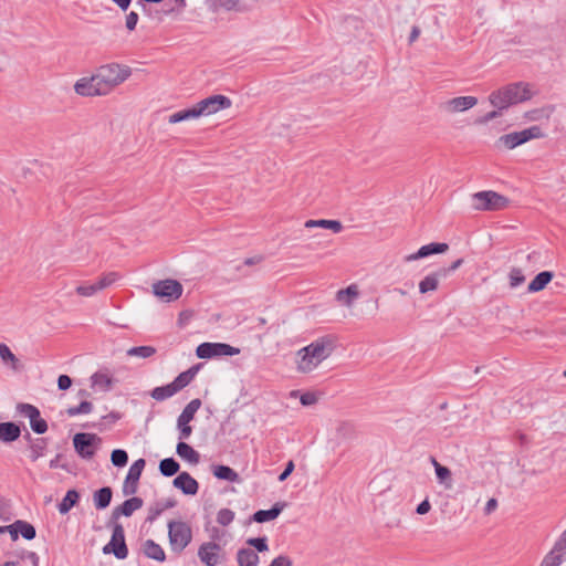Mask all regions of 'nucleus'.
<instances>
[{
  "instance_id": "1",
  "label": "nucleus",
  "mask_w": 566,
  "mask_h": 566,
  "mask_svg": "<svg viewBox=\"0 0 566 566\" xmlns=\"http://www.w3.org/2000/svg\"><path fill=\"white\" fill-rule=\"evenodd\" d=\"M132 75L129 66L116 62L98 66L91 76L81 77L74 84L77 95L84 97L105 96Z\"/></svg>"
},
{
  "instance_id": "2",
  "label": "nucleus",
  "mask_w": 566,
  "mask_h": 566,
  "mask_svg": "<svg viewBox=\"0 0 566 566\" xmlns=\"http://www.w3.org/2000/svg\"><path fill=\"white\" fill-rule=\"evenodd\" d=\"M335 349V340L331 336L321 337L310 345L301 348L297 353L300 360L297 369L302 373H310L323 360L328 358Z\"/></svg>"
},
{
  "instance_id": "3",
  "label": "nucleus",
  "mask_w": 566,
  "mask_h": 566,
  "mask_svg": "<svg viewBox=\"0 0 566 566\" xmlns=\"http://www.w3.org/2000/svg\"><path fill=\"white\" fill-rule=\"evenodd\" d=\"M533 95L531 84L526 82H515L492 92L489 96V101L495 108L503 111L512 105L530 101Z\"/></svg>"
},
{
  "instance_id": "4",
  "label": "nucleus",
  "mask_w": 566,
  "mask_h": 566,
  "mask_svg": "<svg viewBox=\"0 0 566 566\" xmlns=\"http://www.w3.org/2000/svg\"><path fill=\"white\" fill-rule=\"evenodd\" d=\"M472 208L476 211H497L506 208L510 200L492 190L475 192L471 196Z\"/></svg>"
},
{
  "instance_id": "5",
  "label": "nucleus",
  "mask_w": 566,
  "mask_h": 566,
  "mask_svg": "<svg viewBox=\"0 0 566 566\" xmlns=\"http://www.w3.org/2000/svg\"><path fill=\"white\" fill-rule=\"evenodd\" d=\"M544 136L545 135L539 126H531L521 132L502 135L496 142V146L513 149L531 139L543 138Z\"/></svg>"
},
{
  "instance_id": "6",
  "label": "nucleus",
  "mask_w": 566,
  "mask_h": 566,
  "mask_svg": "<svg viewBox=\"0 0 566 566\" xmlns=\"http://www.w3.org/2000/svg\"><path fill=\"white\" fill-rule=\"evenodd\" d=\"M168 537L174 552H182L192 539L191 527L181 521H170L168 523Z\"/></svg>"
},
{
  "instance_id": "7",
  "label": "nucleus",
  "mask_w": 566,
  "mask_h": 566,
  "mask_svg": "<svg viewBox=\"0 0 566 566\" xmlns=\"http://www.w3.org/2000/svg\"><path fill=\"white\" fill-rule=\"evenodd\" d=\"M107 527H112V537L111 541L103 547V553H113L118 559L126 558L128 555V548L125 543L123 525L120 523L109 524V522H107Z\"/></svg>"
},
{
  "instance_id": "8",
  "label": "nucleus",
  "mask_w": 566,
  "mask_h": 566,
  "mask_svg": "<svg viewBox=\"0 0 566 566\" xmlns=\"http://www.w3.org/2000/svg\"><path fill=\"white\" fill-rule=\"evenodd\" d=\"M201 407L199 398L192 399L181 411L177 419V429L179 431V440H187L192 433V427L189 424L193 420L196 412Z\"/></svg>"
},
{
  "instance_id": "9",
  "label": "nucleus",
  "mask_w": 566,
  "mask_h": 566,
  "mask_svg": "<svg viewBox=\"0 0 566 566\" xmlns=\"http://www.w3.org/2000/svg\"><path fill=\"white\" fill-rule=\"evenodd\" d=\"M240 349L224 343H202L196 349V355L201 359H210L220 356H234Z\"/></svg>"
},
{
  "instance_id": "10",
  "label": "nucleus",
  "mask_w": 566,
  "mask_h": 566,
  "mask_svg": "<svg viewBox=\"0 0 566 566\" xmlns=\"http://www.w3.org/2000/svg\"><path fill=\"white\" fill-rule=\"evenodd\" d=\"M182 285L176 280H163L153 284V292L166 302L178 300L182 294Z\"/></svg>"
},
{
  "instance_id": "11",
  "label": "nucleus",
  "mask_w": 566,
  "mask_h": 566,
  "mask_svg": "<svg viewBox=\"0 0 566 566\" xmlns=\"http://www.w3.org/2000/svg\"><path fill=\"white\" fill-rule=\"evenodd\" d=\"M231 104V99L224 95H211L199 101L196 105L200 116H208L221 109L229 108Z\"/></svg>"
},
{
  "instance_id": "12",
  "label": "nucleus",
  "mask_w": 566,
  "mask_h": 566,
  "mask_svg": "<svg viewBox=\"0 0 566 566\" xmlns=\"http://www.w3.org/2000/svg\"><path fill=\"white\" fill-rule=\"evenodd\" d=\"M17 411L21 416L29 418L30 427L35 433L42 434L48 430V423L41 418L40 411L35 406L20 402L17 405Z\"/></svg>"
},
{
  "instance_id": "13",
  "label": "nucleus",
  "mask_w": 566,
  "mask_h": 566,
  "mask_svg": "<svg viewBox=\"0 0 566 566\" xmlns=\"http://www.w3.org/2000/svg\"><path fill=\"white\" fill-rule=\"evenodd\" d=\"M98 438L94 433H76L73 438L74 449L77 454L83 459H91L95 454L94 444L99 442Z\"/></svg>"
},
{
  "instance_id": "14",
  "label": "nucleus",
  "mask_w": 566,
  "mask_h": 566,
  "mask_svg": "<svg viewBox=\"0 0 566 566\" xmlns=\"http://www.w3.org/2000/svg\"><path fill=\"white\" fill-rule=\"evenodd\" d=\"M221 546L216 542H205L198 548V557L206 566H217L221 563Z\"/></svg>"
},
{
  "instance_id": "15",
  "label": "nucleus",
  "mask_w": 566,
  "mask_h": 566,
  "mask_svg": "<svg viewBox=\"0 0 566 566\" xmlns=\"http://www.w3.org/2000/svg\"><path fill=\"white\" fill-rule=\"evenodd\" d=\"M6 531H9L12 541H17L19 534L28 541L33 539L36 535L35 527L29 522L22 520H17L10 525L0 526V534H3Z\"/></svg>"
},
{
  "instance_id": "16",
  "label": "nucleus",
  "mask_w": 566,
  "mask_h": 566,
  "mask_svg": "<svg viewBox=\"0 0 566 566\" xmlns=\"http://www.w3.org/2000/svg\"><path fill=\"white\" fill-rule=\"evenodd\" d=\"M145 465L146 461L144 459H138L130 465L123 488L125 495H132L136 493L138 481Z\"/></svg>"
},
{
  "instance_id": "17",
  "label": "nucleus",
  "mask_w": 566,
  "mask_h": 566,
  "mask_svg": "<svg viewBox=\"0 0 566 566\" xmlns=\"http://www.w3.org/2000/svg\"><path fill=\"white\" fill-rule=\"evenodd\" d=\"M143 504L144 501L137 496L124 501L120 505L113 509L111 517L108 520L109 524L119 523L118 520L120 516H130L135 511L139 510L143 506Z\"/></svg>"
},
{
  "instance_id": "18",
  "label": "nucleus",
  "mask_w": 566,
  "mask_h": 566,
  "mask_svg": "<svg viewBox=\"0 0 566 566\" xmlns=\"http://www.w3.org/2000/svg\"><path fill=\"white\" fill-rule=\"evenodd\" d=\"M478 104V98L474 96H459L447 101L443 108L448 113H460L470 109Z\"/></svg>"
},
{
  "instance_id": "19",
  "label": "nucleus",
  "mask_w": 566,
  "mask_h": 566,
  "mask_svg": "<svg viewBox=\"0 0 566 566\" xmlns=\"http://www.w3.org/2000/svg\"><path fill=\"white\" fill-rule=\"evenodd\" d=\"M449 245L447 243L432 242L426 245H422L416 253L409 254L405 256L406 262L416 261L419 259H423L430 256L432 254H440L448 251Z\"/></svg>"
},
{
  "instance_id": "20",
  "label": "nucleus",
  "mask_w": 566,
  "mask_h": 566,
  "mask_svg": "<svg viewBox=\"0 0 566 566\" xmlns=\"http://www.w3.org/2000/svg\"><path fill=\"white\" fill-rule=\"evenodd\" d=\"M172 484L176 489H179L186 495H196L199 490V484L188 472H181L177 475Z\"/></svg>"
},
{
  "instance_id": "21",
  "label": "nucleus",
  "mask_w": 566,
  "mask_h": 566,
  "mask_svg": "<svg viewBox=\"0 0 566 566\" xmlns=\"http://www.w3.org/2000/svg\"><path fill=\"white\" fill-rule=\"evenodd\" d=\"M566 558V546L558 539L539 566H559Z\"/></svg>"
},
{
  "instance_id": "22",
  "label": "nucleus",
  "mask_w": 566,
  "mask_h": 566,
  "mask_svg": "<svg viewBox=\"0 0 566 566\" xmlns=\"http://www.w3.org/2000/svg\"><path fill=\"white\" fill-rule=\"evenodd\" d=\"M442 279H446V271H439L438 269L429 273L419 282V292L421 294L434 292L439 287V283Z\"/></svg>"
},
{
  "instance_id": "23",
  "label": "nucleus",
  "mask_w": 566,
  "mask_h": 566,
  "mask_svg": "<svg viewBox=\"0 0 566 566\" xmlns=\"http://www.w3.org/2000/svg\"><path fill=\"white\" fill-rule=\"evenodd\" d=\"M284 502H276L270 510H259L252 515V520L256 523H265L275 520L283 509Z\"/></svg>"
},
{
  "instance_id": "24",
  "label": "nucleus",
  "mask_w": 566,
  "mask_h": 566,
  "mask_svg": "<svg viewBox=\"0 0 566 566\" xmlns=\"http://www.w3.org/2000/svg\"><path fill=\"white\" fill-rule=\"evenodd\" d=\"M200 367H201L200 364L193 365L189 369H187L186 371L180 373L174 379L172 384H174V386H175V388H176V390L178 392L180 390H182L185 387H187L193 380V378L198 374Z\"/></svg>"
},
{
  "instance_id": "25",
  "label": "nucleus",
  "mask_w": 566,
  "mask_h": 566,
  "mask_svg": "<svg viewBox=\"0 0 566 566\" xmlns=\"http://www.w3.org/2000/svg\"><path fill=\"white\" fill-rule=\"evenodd\" d=\"M21 434L20 427L14 422L0 423V441L9 443L15 441Z\"/></svg>"
},
{
  "instance_id": "26",
  "label": "nucleus",
  "mask_w": 566,
  "mask_h": 566,
  "mask_svg": "<svg viewBox=\"0 0 566 566\" xmlns=\"http://www.w3.org/2000/svg\"><path fill=\"white\" fill-rule=\"evenodd\" d=\"M143 552L146 557L157 562H164L166 554L163 547L153 539H146L143 544Z\"/></svg>"
},
{
  "instance_id": "27",
  "label": "nucleus",
  "mask_w": 566,
  "mask_h": 566,
  "mask_svg": "<svg viewBox=\"0 0 566 566\" xmlns=\"http://www.w3.org/2000/svg\"><path fill=\"white\" fill-rule=\"evenodd\" d=\"M113 491L109 486L98 489L93 494V502L96 510L106 509L112 501Z\"/></svg>"
},
{
  "instance_id": "28",
  "label": "nucleus",
  "mask_w": 566,
  "mask_h": 566,
  "mask_svg": "<svg viewBox=\"0 0 566 566\" xmlns=\"http://www.w3.org/2000/svg\"><path fill=\"white\" fill-rule=\"evenodd\" d=\"M176 452L181 459L188 461L189 463L197 464L200 460L199 453L184 440H180L177 443Z\"/></svg>"
},
{
  "instance_id": "29",
  "label": "nucleus",
  "mask_w": 566,
  "mask_h": 566,
  "mask_svg": "<svg viewBox=\"0 0 566 566\" xmlns=\"http://www.w3.org/2000/svg\"><path fill=\"white\" fill-rule=\"evenodd\" d=\"M259 555L252 548H240L237 553V563L239 566H258Z\"/></svg>"
},
{
  "instance_id": "30",
  "label": "nucleus",
  "mask_w": 566,
  "mask_h": 566,
  "mask_svg": "<svg viewBox=\"0 0 566 566\" xmlns=\"http://www.w3.org/2000/svg\"><path fill=\"white\" fill-rule=\"evenodd\" d=\"M553 273L549 271L539 272L528 284L527 291L535 293L544 290L546 285L552 281Z\"/></svg>"
},
{
  "instance_id": "31",
  "label": "nucleus",
  "mask_w": 566,
  "mask_h": 566,
  "mask_svg": "<svg viewBox=\"0 0 566 566\" xmlns=\"http://www.w3.org/2000/svg\"><path fill=\"white\" fill-rule=\"evenodd\" d=\"M198 117H200L198 107H197V105H193L190 108L181 109V111H178V112L171 114L168 117V122L170 124H177V123H180L184 120L195 119Z\"/></svg>"
},
{
  "instance_id": "32",
  "label": "nucleus",
  "mask_w": 566,
  "mask_h": 566,
  "mask_svg": "<svg viewBox=\"0 0 566 566\" xmlns=\"http://www.w3.org/2000/svg\"><path fill=\"white\" fill-rule=\"evenodd\" d=\"M359 295V291L356 284H350L346 289L339 290L336 293V300L346 306H352L355 298Z\"/></svg>"
},
{
  "instance_id": "33",
  "label": "nucleus",
  "mask_w": 566,
  "mask_h": 566,
  "mask_svg": "<svg viewBox=\"0 0 566 566\" xmlns=\"http://www.w3.org/2000/svg\"><path fill=\"white\" fill-rule=\"evenodd\" d=\"M221 7L227 11L245 12L253 9L252 0H223Z\"/></svg>"
},
{
  "instance_id": "34",
  "label": "nucleus",
  "mask_w": 566,
  "mask_h": 566,
  "mask_svg": "<svg viewBox=\"0 0 566 566\" xmlns=\"http://www.w3.org/2000/svg\"><path fill=\"white\" fill-rule=\"evenodd\" d=\"M304 226H305V228L318 227V228H324V229H331L335 233H338L343 230V224L338 220H325V219L307 220Z\"/></svg>"
},
{
  "instance_id": "35",
  "label": "nucleus",
  "mask_w": 566,
  "mask_h": 566,
  "mask_svg": "<svg viewBox=\"0 0 566 566\" xmlns=\"http://www.w3.org/2000/svg\"><path fill=\"white\" fill-rule=\"evenodd\" d=\"M80 493L76 490H69L57 505L59 512L61 514H66L71 511V509L78 502Z\"/></svg>"
},
{
  "instance_id": "36",
  "label": "nucleus",
  "mask_w": 566,
  "mask_h": 566,
  "mask_svg": "<svg viewBox=\"0 0 566 566\" xmlns=\"http://www.w3.org/2000/svg\"><path fill=\"white\" fill-rule=\"evenodd\" d=\"M178 391L176 390L172 381L166 386L156 387L150 391V397L157 401H164L174 395H176Z\"/></svg>"
},
{
  "instance_id": "37",
  "label": "nucleus",
  "mask_w": 566,
  "mask_h": 566,
  "mask_svg": "<svg viewBox=\"0 0 566 566\" xmlns=\"http://www.w3.org/2000/svg\"><path fill=\"white\" fill-rule=\"evenodd\" d=\"M180 469L179 463L174 458H166L159 462V472L167 478L178 473Z\"/></svg>"
},
{
  "instance_id": "38",
  "label": "nucleus",
  "mask_w": 566,
  "mask_h": 566,
  "mask_svg": "<svg viewBox=\"0 0 566 566\" xmlns=\"http://www.w3.org/2000/svg\"><path fill=\"white\" fill-rule=\"evenodd\" d=\"M48 447L46 439L36 438L31 440L30 444V458L32 461H36L39 458L43 457Z\"/></svg>"
},
{
  "instance_id": "39",
  "label": "nucleus",
  "mask_w": 566,
  "mask_h": 566,
  "mask_svg": "<svg viewBox=\"0 0 566 566\" xmlns=\"http://www.w3.org/2000/svg\"><path fill=\"white\" fill-rule=\"evenodd\" d=\"M0 358L2 359L3 363L10 364V367L13 370L20 369V360L11 352V349L3 343H0Z\"/></svg>"
},
{
  "instance_id": "40",
  "label": "nucleus",
  "mask_w": 566,
  "mask_h": 566,
  "mask_svg": "<svg viewBox=\"0 0 566 566\" xmlns=\"http://www.w3.org/2000/svg\"><path fill=\"white\" fill-rule=\"evenodd\" d=\"M213 475L219 480H226L230 482H234L238 480V473L228 465H216L213 468Z\"/></svg>"
},
{
  "instance_id": "41",
  "label": "nucleus",
  "mask_w": 566,
  "mask_h": 566,
  "mask_svg": "<svg viewBox=\"0 0 566 566\" xmlns=\"http://www.w3.org/2000/svg\"><path fill=\"white\" fill-rule=\"evenodd\" d=\"M177 504L175 499H167L163 502H157L155 506L150 509V514L148 516V521H154L164 511L168 509L175 507Z\"/></svg>"
},
{
  "instance_id": "42",
  "label": "nucleus",
  "mask_w": 566,
  "mask_h": 566,
  "mask_svg": "<svg viewBox=\"0 0 566 566\" xmlns=\"http://www.w3.org/2000/svg\"><path fill=\"white\" fill-rule=\"evenodd\" d=\"M553 107H543V108H536L532 109L525 113V118L532 122L541 120V119H548L551 117V114L553 113Z\"/></svg>"
},
{
  "instance_id": "43",
  "label": "nucleus",
  "mask_w": 566,
  "mask_h": 566,
  "mask_svg": "<svg viewBox=\"0 0 566 566\" xmlns=\"http://www.w3.org/2000/svg\"><path fill=\"white\" fill-rule=\"evenodd\" d=\"M127 356L139 357V358H149L156 354V348L153 346H136L132 347L127 350Z\"/></svg>"
},
{
  "instance_id": "44",
  "label": "nucleus",
  "mask_w": 566,
  "mask_h": 566,
  "mask_svg": "<svg viewBox=\"0 0 566 566\" xmlns=\"http://www.w3.org/2000/svg\"><path fill=\"white\" fill-rule=\"evenodd\" d=\"M436 475L440 484H443L446 489L452 486L451 471L444 465H437Z\"/></svg>"
},
{
  "instance_id": "45",
  "label": "nucleus",
  "mask_w": 566,
  "mask_h": 566,
  "mask_svg": "<svg viewBox=\"0 0 566 566\" xmlns=\"http://www.w3.org/2000/svg\"><path fill=\"white\" fill-rule=\"evenodd\" d=\"M111 461H112L113 465H115L117 468H123L128 462V454L123 449H115L112 451Z\"/></svg>"
},
{
  "instance_id": "46",
  "label": "nucleus",
  "mask_w": 566,
  "mask_h": 566,
  "mask_svg": "<svg viewBox=\"0 0 566 566\" xmlns=\"http://www.w3.org/2000/svg\"><path fill=\"white\" fill-rule=\"evenodd\" d=\"M92 410H93V403L87 400H84L78 406L70 407L66 410V413L70 417H74V416L82 415V413H84V415L90 413V412H92Z\"/></svg>"
},
{
  "instance_id": "47",
  "label": "nucleus",
  "mask_w": 566,
  "mask_h": 566,
  "mask_svg": "<svg viewBox=\"0 0 566 566\" xmlns=\"http://www.w3.org/2000/svg\"><path fill=\"white\" fill-rule=\"evenodd\" d=\"M91 380L93 386H98L105 390H108L112 385V379L103 373L93 374Z\"/></svg>"
},
{
  "instance_id": "48",
  "label": "nucleus",
  "mask_w": 566,
  "mask_h": 566,
  "mask_svg": "<svg viewBox=\"0 0 566 566\" xmlns=\"http://www.w3.org/2000/svg\"><path fill=\"white\" fill-rule=\"evenodd\" d=\"M234 512L230 509H221L217 513V522L222 526H228L234 520Z\"/></svg>"
},
{
  "instance_id": "49",
  "label": "nucleus",
  "mask_w": 566,
  "mask_h": 566,
  "mask_svg": "<svg viewBox=\"0 0 566 566\" xmlns=\"http://www.w3.org/2000/svg\"><path fill=\"white\" fill-rule=\"evenodd\" d=\"M509 277H510V286L512 289H516L517 286L522 285L525 281V276H524L522 270L518 268H513L510 271Z\"/></svg>"
},
{
  "instance_id": "50",
  "label": "nucleus",
  "mask_w": 566,
  "mask_h": 566,
  "mask_svg": "<svg viewBox=\"0 0 566 566\" xmlns=\"http://www.w3.org/2000/svg\"><path fill=\"white\" fill-rule=\"evenodd\" d=\"M118 279V274L116 272H108L104 274L96 283L97 289L99 291L111 286L113 283H115Z\"/></svg>"
},
{
  "instance_id": "51",
  "label": "nucleus",
  "mask_w": 566,
  "mask_h": 566,
  "mask_svg": "<svg viewBox=\"0 0 566 566\" xmlns=\"http://www.w3.org/2000/svg\"><path fill=\"white\" fill-rule=\"evenodd\" d=\"M75 291L78 295L88 297L99 292V289H97L96 283H84L78 285Z\"/></svg>"
},
{
  "instance_id": "52",
  "label": "nucleus",
  "mask_w": 566,
  "mask_h": 566,
  "mask_svg": "<svg viewBox=\"0 0 566 566\" xmlns=\"http://www.w3.org/2000/svg\"><path fill=\"white\" fill-rule=\"evenodd\" d=\"M247 544L249 546H252L256 549V552H266L269 549V545H268V538L266 537H253V538H249L247 541Z\"/></svg>"
},
{
  "instance_id": "53",
  "label": "nucleus",
  "mask_w": 566,
  "mask_h": 566,
  "mask_svg": "<svg viewBox=\"0 0 566 566\" xmlns=\"http://www.w3.org/2000/svg\"><path fill=\"white\" fill-rule=\"evenodd\" d=\"M139 15L135 11H130L128 14H126L125 18V27L126 29L132 32L136 29V25L138 23Z\"/></svg>"
},
{
  "instance_id": "54",
  "label": "nucleus",
  "mask_w": 566,
  "mask_h": 566,
  "mask_svg": "<svg viewBox=\"0 0 566 566\" xmlns=\"http://www.w3.org/2000/svg\"><path fill=\"white\" fill-rule=\"evenodd\" d=\"M269 566H293V562L287 555H279Z\"/></svg>"
},
{
  "instance_id": "55",
  "label": "nucleus",
  "mask_w": 566,
  "mask_h": 566,
  "mask_svg": "<svg viewBox=\"0 0 566 566\" xmlns=\"http://www.w3.org/2000/svg\"><path fill=\"white\" fill-rule=\"evenodd\" d=\"M72 386V379L67 375H60L57 378V387L60 390H67Z\"/></svg>"
},
{
  "instance_id": "56",
  "label": "nucleus",
  "mask_w": 566,
  "mask_h": 566,
  "mask_svg": "<svg viewBox=\"0 0 566 566\" xmlns=\"http://www.w3.org/2000/svg\"><path fill=\"white\" fill-rule=\"evenodd\" d=\"M295 465H294V462L292 460H290L286 465H285V469L283 470V472L279 475V481L280 482H283L285 481L290 474L293 472Z\"/></svg>"
},
{
  "instance_id": "57",
  "label": "nucleus",
  "mask_w": 566,
  "mask_h": 566,
  "mask_svg": "<svg viewBox=\"0 0 566 566\" xmlns=\"http://www.w3.org/2000/svg\"><path fill=\"white\" fill-rule=\"evenodd\" d=\"M501 112L502 111H499L497 108H496V111L489 112L483 117L479 118L476 120V123H479V124H486V123L491 122L492 119L496 118L497 116H500Z\"/></svg>"
},
{
  "instance_id": "58",
  "label": "nucleus",
  "mask_w": 566,
  "mask_h": 566,
  "mask_svg": "<svg viewBox=\"0 0 566 566\" xmlns=\"http://www.w3.org/2000/svg\"><path fill=\"white\" fill-rule=\"evenodd\" d=\"M300 401L303 406H311L316 402V397L312 392H305L301 396Z\"/></svg>"
},
{
  "instance_id": "59",
  "label": "nucleus",
  "mask_w": 566,
  "mask_h": 566,
  "mask_svg": "<svg viewBox=\"0 0 566 566\" xmlns=\"http://www.w3.org/2000/svg\"><path fill=\"white\" fill-rule=\"evenodd\" d=\"M431 509L430 502L426 499L421 503L418 504L416 512L419 515L427 514Z\"/></svg>"
},
{
  "instance_id": "60",
  "label": "nucleus",
  "mask_w": 566,
  "mask_h": 566,
  "mask_svg": "<svg viewBox=\"0 0 566 566\" xmlns=\"http://www.w3.org/2000/svg\"><path fill=\"white\" fill-rule=\"evenodd\" d=\"M462 259H458L455 260L454 262H452V264L448 268H440L439 271H446V277L454 272L461 264H462Z\"/></svg>"
},
{
  "instance_id": "61",
  "label": "nucleus",
  "mask_w": 566,
  "mask_h": 566,
  "mask_svg": "<svg viewBox=\"0 0 566 566\" xmlns=\"http://www.w3.org/2000/svg\"><path fill=\"white\" fill-rule=\"evenodd\" d=\"M22 558H28L32 562L33 566H38L39 556L34 552H23Z\"/></svg>"
},
{
  "instance_id": "62",
  "label": "nucleus",
  "mask_w": 566,
  "mask_h": 566,
  "mask_svg": "<svg viewBox=\"0 0 566 566\" xmlns=\"http://www.w3.org/2000/svg\"><path fill=\"white\" fill-rule=\"evenodd\" d=\"M496 507H497V501L495 499H490L486 502L484 512H485V514H491Z\"/></svg>"
},
{
  "instance_id": "63",
  "label": "nucleus",
  "mask_w": 566,
  "mask_h": 566,
  "mask_svg": "<svg viewBox=\"0 0 566 566\" xmlns=\"http://www.w3.org/2000/svg\"><path fill=\"white\" fill-rule=\"evenodd\" d=\"M338 432L343 436H349L353 432V426L350 423H342L338 428Z\"/></svg>"
},
{
  "instance_id": "64",
  "label": "nucleus",
  "mask_w": 566,
  "mask_h": 566,
  "mask_svg": "<svg viewBox=\"0 0 566 566\" xmlns=\"http://www.w3.org/2000/svg\"><path fill=\"white\" fill-rule=\"evenodd\" d=\"M103 419L108 421V422L114 423V422H116L117 420L120 419V413L117 412V411H112L108 415L104 416Z\"/></svg>"
}]
</instances>
